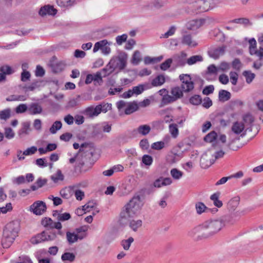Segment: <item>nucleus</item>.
<instances>
[{"label":"nucleus","mask_w":263,"mask_h":263,"mask_svg":"<svg viewBox=\"0 0 263 263\" xmlns=\"http://www.w3.org/2000/svg\"><path fill=\"white\" fill-rule=\"evenodd\" d=\"M127 54L125 52H121L117 57H112L109 62V65L113 67L114 70L118 69L123 70L126 66Z\"/></svg>","instance_id":"7ed1b4c3"},{"label":"nucleus","mask_w":263,"mask_h":263,"mask_svg":"<svg viewBox=\"0 0 263 263\" xmlns=\"http://www.w3.org/2000/svg\"><path fill=\"white\" fill-rule=\"evenodd\" d=\"M173 60L171 58L167 59L160 65V68L162 70H166L170 67Z\"/></svg>","instance_id":"4d7b16f0"},{"label":"nucleus","mask_w":263,"mask_h":263,"mask_svg":"<svg viewBox=\"0 0 263 263\" xmlns=\"http://www.w3.org/2000/svg\"><path fill=\"white\" fill-rule=\"evenodd\" d=\"M213 35L217 42H223L225 41L224 34L219 29H215L213 31Z\"/></svg>","instance_id":"7c9ffc66"},{"label":"nucleus","mask_w":263,"mask_h":263,"mask_svg":"<svg viewBox=\"0 0 263 263\" xmlns=\"http://www.w3.org/2000/svg\"><path fill=\"white\" fill-rule=\"evenodd\" d=\"M172 177L176 180H180L183 176V173L176 168H172L170 171Z\"/></svg>","instance_id":"473e14b6"},{"label":"nucleus","mask_w":263,"mask_h":263,"mask_svg":"<svg viewBox=\"0 0 263 263\" xmlns=\"http://www.w3.org/2000/svg\"><path fill=\"white\" fill-rule=\"evenodd\" d=\"M142 60L141 53L139 50H136L132 56L131 63L135 65H138Z\"/></svg>","instance_id":"f704fd0d"},{"label":"nucleus","mask_w":263,"mask_h":263,"mask_svg":"<svg viewBox=\"0 0 263 263\" xmlns=\"http://www.w3.org/2000/svg\"><path fill=\"white\" fill-rule=\"evenodd\" d=\"M53 221L50 218L45 217L42 220L41 223L45 228L52 229Z\"/></svg>","instance_id":"8fccbe9b"},{"label":"nucleus","mask_w":263,"mask_h":263,"mask_svg":"<svg viewBox=\"0 0 263 263\" xmlns=\"http://www.w3.org/2000/svg\"><path fill=\"white\" fill-rule=\"evenodd\" d=\"M203 58L200 55H193L186 60V63L189 65H192L197 62H202Z\"/></svg>","instance_id":"72a5a7b5"},{"label":"nucleus","mask_w":263,"mask_h":263,"mask_svg":"<svg viewBox=\"0 0 263 263\" xmlns=\"http://www.w3.org/2000/svg\"><path fill=\"white\" fill-rule=\"evenodd\" d=\"M126 204L127 207H129L130 210L134 212L135 215L138 214L142 206L141 198L139 196L133 197Z\"/></svg>","instance_id":"9b49d317"},{"label":"nucleus","mask_w":263,"mask_h":263,"mask_svg":"<svg viewBox=\"0 0 263 263\" xmlns=\"http://www.w3.org/2000/svg\"><path fill=\"white\" fill-rule=\"evenodd\" d=\"M165 146V143L163 141L156 142L152 144V148L156 150L162 149Z\"/></svg>","instance_id":"69168bd1"},{"label":"nucleus","mask_w":263,"mask_h":263,"mask_svg":"<svg viewBox=\"0 0 263 263\" xmlns=\"http://www.w3.org/2000/svg\"><path fill=\"white\" fill-rule=\"evenodd\" d=\"M96 206V203L93 201H89L85 205L82 206V208L84 210V213L89 212L90 210L93 209Z\"/></svg>","instance_id":"864d4df0"},{"label":"nucleus","mask_w":263,"mask_h":263,"mask_svg":"<svg viewBox=\"0 0 263 263\" xmlns=\"http://www.w3.org/2000/svg\"><path fill=\"white\" fill-rule=\"evenodd\" d=\"M176 30V28L174 26H171L167 31L162 35V37L164 38H168L169 36L173 35L175 33Z\"/></svg>","instance_id":"0e129e2a"},{"label":"nucleus","mask_w":263,"mask_h":263,"mask_svg":"<svg viewBox=\"0 0 263 263\" xmlns=\"http://www.w3.org/2000/svg\"><path fill=\"white\" fill-rule=\"evenodd\" d=\"M84 237V236L78 235L74 232H66V239L69 245L76 242L78 239L82 240Z\"/></svg>","instance_id":"f3484780"},{"label":"nucleus","mask_w":263,"mask_h":263,"mask_svg":"<svg viewBox=\"0 0 263 263\" xmlns=\"http://www.w3.org/2000/svg\"><path fill=\"white\" fill-rule=\"evenodd\" d=\"M28 112L31 115L41 114L43 112V107L39 103H32L28 106Z\"/></svg>","instance_id":"4468645a"},{"label":"nucleus","mask_w":263,"mask_h":263,"mask_svg":"<svg viewBox=\"0 0 263 263\" xmlns=\"http://www.w3.org/2000/svg\"><path fill=\"white\" fill-rule=\"evenodd\" d=\"M201 98L199 95H195L192 97L190 99L191 104L195 105L200 104L201 103Z\"/></svg>","instance_id":"052dcab7"},{"label":"nucleus","mask_w":263,"mask_h":263,"mask_svg":"<svg viewBox=\"0 0 263 263\" xmlns=\"http://www.w3.org/2000/svg\"><path fill=\"white\" fill-rule=\"evenodd\" d=\"M165 82V79L163 74H159L157 76L155 79H154L151 84H150L151 87H157L161 86Z\"/></svg>","instance_id":"5701e85b"},{"label":"nucleus","mask_w":263,"mask_h":263,"mask_svg":"<svg viewBox=\"0 0 263 263\" xmlns=\"http://www.w3.org/2000/svg\"><path fill=\"white\" fill-rule=\"evenodd\" d=\"M179 78L182 82L181 88L184 91L189 92L194 88V83L191 81V78L189 74H180Z\"/></svg>","instance_id":"1a4fd4ad"},{"label":"nucleus","mask_w":263,"mask_h":263,"mask_svg":"<svg viewBox=\"0 0 263 263\" xmlns=\"http://www.w3.org/2000/svg\"><path fill=\"white\" fill-rule=\"evenodd\" d=\"M0 72L2 73L1 74H4L6 76V74H11L14 72V71L12 70V68L8 65H3L0 67Z\"/></svg>","instance_id":"09e8293b"},{"label":"nucleus","mask_w":263,"mask_h":263,"mask_svg":"<svg viewBox=\"0 0 263 263\" xmlns=\"http://www.w3.org/2000/svg\"><path fill=\"white\" fill-rule=\"evenodd\" d=\"M142 161L145 165L149 166L152 164L153 159L152 156L148 155H144L142 157Z\"/></svg>","instance_id":"13d9d810"},{"label":"nucleus","mask_w":263,"mask_h":263,"mask_svg":"<svg viewBox=\"0 0 263 263\" xmlns=\"http://www.w3.org/2000/svg\"><path fill=\"white\" fill-rule=\"evenodd\" d=\"M138 109V104L135 103H131L128 105L127 107L125 109V113L126 115H129L133 112L136 111Z\"/></svg>","instance_id":"e433bc0d"},{"label":"nucleus","mask_w":263,"mask_h":263,"mask_svg":"<svg viewBox=\"0 0 263 263\" xmlns=\"http://www.w3.org/2000/svg\"><path fill=\"white\" fill-rule=\"evenodd\" d=\"M134 240V238L132 237H130L127 239L122 240L121 242V245L125 250H128Z\"/></svg>","instance_id":"79ce46f5"},{"label":"nucleus","mask_w":263,"mask_h":263,"mask_svg":"<svg viewBox=\"0 0 263 263\" xmlns=\"http://www.w3.org/2000/svg\"><path fill=\"white\" fill-rule=\"evenodd\" d=\"M226 47L223 46L210 50L209 51V56L215 60L218 59L220 56L224 54Z\"/></svg>","instance_id":"2eb2a0df"},{"label":"nucleus","mask_w":263,"mask_h":263,"mask_svg":"<svg viewBox=\"0 0 263 263\" xmlns=\"http://www.w3.org/2000/svg\"><path fill=\"white\" fill-rule=\"evenodd\" d=\"M239 198L234 197L231 199L228 203V209L230 211H234L239 205Z\"/></svg>","instance_id":"a878e982"},{"label":"nucleus","mask_w":263,"mask_h":263,"mask_svg":"<svg viewBox=\"0 0 263 263\" xmlns=\"http://www.w3.org/2000/svg\"><path fill=\"white\" fill-rule=\"evenodd\" d=\"M151 88L150 84L146 83L142 84H139L138 86H134L133 87V91L134 94L137 95L142 93L145 90L149 89Z\"/></svg>","instance_id":"412c9836"},{"label":"nucleus","mask_w":263,"mask_h":263,"mask_svg":"<svg viewBox=\"0 0 263 263\" xmlns=\"http://www.w3.org/2000/svg\"><path fill=\"white\" fill-rule=\"evenodd\" d=\"M56 238L57 234L55 232L48 233L44 231L32 237L30 239V242L33 245H37L45 241H53Z\"/></svg>","instance_id":"39448f33"},{"label":"nucleus","mask_w":263,"mask_h":263,"mask_svg":"<svg viewBox=\"0 0 263 263\" xmlns=\"http://www.w3.org/2000/svg\"><path fill=\"white\" fill-rule=\"evenodd\" d=\"M249 44V52L250 54L254 55L256 49V41L254 38H251L248 40Z\"/></svg>","instance_id":"ea45409f"},{"label":"nucleus","mask_w":263,"mask_h":263,"mask_svg":"<svg viewBox=\"0 0 263 263\" xmlns=\"http://www.w3.org/2000/svg\"><path fill=\"white\" fill-rule=\"evenodd\" d=\"M84 114L89 118H92L100 114V109L97 106L95 107L92 106H89L84 110Z\"/></svg>","instance_id":"a211bd4d"},{"label":"nucleus","mask_w":263,"mask_h":263,"mask_svg":"<svg viewBox=\"0 0 263 263\" xmlns=\"http://www.w3.org/2000/svg\"><path fill=\"white\" fill-rule=\"evenodd\" d=\"M151 129L150 126L145 124L139 126L134 131L142 136H145L150 132Z\"/></svg>","instance_id":"b1692460"},{"label":"nucleus","mask_w":263,"mask_h":263,"mask_svg":"<svg viewBox=\"0 0 263 263\" xmlns=\"http://www.w3.org/2000/svg\"><path fill=\"white\" fill-rule=\"evenodd\" d=\"M230 68V64L226 62H221L218 67L219 71L220 70L221 71H228Z\"/></svg>","instance_id":"774afa93"},{"label":"nucleus","mask_w":263,"mask_h":263,"mask_svg":"<svg viewBox=\"0 0 263 263\" xmlns=\"http://www.w3.org/2000/svg\"><path fill=\"white\" fill-rule=\"evenodd\" d=\"M30 124L28 122H24L22 124V127L18 131V134L20 137H23L24 135H28L30 130Z\"/></svg>","instance_id":"393cba45"},{"label":"nucleus","mask_w":263,"mask_h":263,"mask_svg":"<svg viewBox=\"0 0 263 263\" xmlns=\"http://www.w3.org/2000/svg\"><path fill=\"white\" fill-rule=\"evenodd\" d=\"M62 125V124L61 121H57L54 122L49 129L50 133L52 134L56 133L57 130L61 128Z\"/></svg>","instance_id":"603ef678"},{"label":"nucleus","mask_w":263,"mask_h":263,"mask_svg":"<svg viewBox=\"0 0 263 263\" xmlns=\"http://www.w3.org/2000/svg\"><path fill=\"white\" fill-rule=\"evenodd\" d=\"M127 38L126 34H123L121 35H118L116 37V41L118 45H121L122 43L125 42Z\"/></svg>","instance_id":"338daca9"},{"label":"nucleus","mask_w":263,"mask_h":263,"mask_svg":"<svg viewBox=\"0 0 263 263\" xmlns=\"http://www.w3.org/2000/svg\"><path fill=\"white\" fill-rule=\"evenodd\" d=\"M142 221L141 220H132L130 221L129 226L135 232L142 226Z\"/></svg>","instance_id":"c9c22d12"},{"label":"nucleus","mask_w":263,"mask_h":263,"mask_svg":"<svg viewBox=\"0 0 263 263\" xmlns=\"http://www.w3.org/2000/svg\"><path fill=\"white\" fill-rule=\"evenodd\" d=\"M219 100L221 102H225L231 98V93L227 90H220L218 94Z\"/></svg>","instance_id":"2f4dec72"},{"label":"nucleus","mask_w":263,"mask_h":263,"mask_svg":"<svg viewBox=\"0 0 263 263\" xmlns=\"http://www.w3.org/2000/svg\"><path fill=\"white\" fill-rule=\"evenodd\" d=\"M46 203L42 201H36L30 206L29 210L36 215H42L46 210Z\"/></svg>","instance_id":"9d476101"},{"label":"nucleus","mask_w":263,"mask_h":263,"mask_svg":"<svg viewBox=\"0 0 263 263\" xmlns=\"http://www.w3.org/2000/svg\"><path fill=\"white\" fill-rule=\"evenodd\" d=\"M80 98V96H77L76 98H73L69 100L68 103V106L69 107L72 108L78 105L79 99Z\"/></svg>","instance_id":"e2e57ef3"},{"label":"nucleus","mask_w":263,"mask_h":263,"mask_svg":"<svg viewBox=\"0 0 263 263\" xmlns=\"http://www.w3.org/2000/svg\"><path fill=\"white\" fill-rule=\"evenodd\" d=\"M97 106L100 109V114L101 112L106 113L111 109V104L109 103H102L97 105Z\"/></svg>","instance_id":"a18cd8bd"},{"label":"nucleus","mask_w":263,"mask_h":263,"mask_svg":"<svg viewBox=\"0 0 263 263\" xmlns=\"http://www.w3.org/2000/svg\"><path fill=\"white\" fill-rule=\"evenodd\" d=\"M215 162V159L213 158V155L210 152H207L204 153L200 161V164L202 168L206 169L212 165Z\"/></svg>","instance_id":"f8f14e48"},{"label":"nucleus","mask_w":263,"mask_h":263,"mask_svg":"<svg viewBox=\"0 0 263 263\" xmlns=\"http://www.w3.org/2000/svg\"><path fill=\"white\" fill-rule=\"evenodd\" d=\"M56 238L57 234L55 232L48 233L44 231L32 237L30 239V242L33 245H37L45 241H53Z\"/></svg>","instance_id":"20e7f679"},{"label":"nucleus","mask_w":263,"mask_h":263,"mask_svg":"<svg viewBox=\"0 0 263 263\" xmlns=\"http://www.w3.org/2000/svg\"><path fill=\"white\" fill-rule=\"evenodd\" d=\"M196 209L197 213L199 214L202 213L204 212H206L209 209L203 204L202 202H198L196 204Z\"/></svg>","instance_id":"3c124183"},{"label":"nucleus","mask_w":263,"mask_h":263,"mask_svg":"<svg viewBox=\"0 0 263 263\" xmlns=\"http://www.w3.org/2000/svg\"><path fill=\"white\" fill-rule=\"evenodd\" d=\"M47 182V179L45 178H39L34 184L31 186V189L32 191H36L39 188L43 187Z\"/></svg>","instance_id":"bb28decb"},{"label":"nucleus","mask_w":263,"mask_h":263,"mask_svg":"<svg viewBox=\"0 0 263 263\" xmlns=\"http://www.w3.org/2000/svg\"><path fill=\"white\" fill-rule=\"evenodd\" d=\"M217 137V133L214 131H212L205 136L204 140L207 142L212 143L215 141Z\"/></svg>","instance_id":"37998d69"},{"label":"nucleus","mask_w":263,"mask_h":263,"mask_svg":"<svg viewBox=\"0 0 263 263\" xmlns=\"http://www.w3.org/2000/svg\"><path fill=\"white\" fill-rule=\"evenodd\" d=\"M182 43L191 47H195L197 45V43L192 40L190 34L184 35L182 39Z\"/></svg>","instance_id":"cd10ccee"},{"label":"nucleus","mask_w":263,"mask_h":263,"mask_svg":"<svg viewBox=\"0 0 263 263\" xmlns=\"http://www.w3.org/2000/svg\"><path fill=\"white\" fill-rule=\"evenodd\" d=\"M170 93L171 95L166 93L164 94L162 97L161 100V104L162 105H167L173 103L183 96L182 91L179 87L172 88Z\"/></svg>","instance_id":"423d86ee"},{"label":"nucleus","mask_w":263,"mask_h":263,"mask_svg":"<svg viewBox=\"0 0 263 263\" xmlns=\"http://www.w3.org/2000/svg\"><path fill=\"white\" fill-rule=\"evenodd\" d=\"M15 111L17 114L24 113L28 111V106L26 104H21L15 108Z\"/></svg>","instance_id":"6e6d98bb"},{"label":"nucleus","mask_w":263,"mask_h":263,"mask_svg":"<svg viewBox=\"0 0 263 263\" xmlns=\"http://www.w3.org/2000/svg\"><path fill=\"white\" fill-rule=\"evenodd\" d=\"M245 126L242 123L235 122L232 127V130L234 133L238 135L243 130Z\"/></svg>","instance_id":"c756f323"},{"label":"nucleus","mask_w":263,"mask_h":263,"mask_svg":"<svg viewBox=\"0 0 263 263\" xmlns=\"http://www.w3.org/2000/svg\"><path fill=\"white\" fill-rule=\"evenodd\" d=\"M20 227V223L17 221H12L6 225L2 239V245L4 248H9L12 245L18 236Z\"/></svg>","instance_id":"f03ea898"},{"label":"nucleus","mask_w":263,"mask_h":263,"mask_svg":"<svg viewBox=\"0 0 263 263\" xmlns=\"http://www.w3.org/2000/svg\"><path fill=\"white\" fill-rule=\"evenodd\" d=\"M4 134L5 137L8 139H11L13 138L15 136V133L10 127L5 128Z\"/></svg>","instance_id":"5fc2aeb1"},{"label":"nucleus","mask_w":263,"mask_h":263,"mask_svg":"<svg viewBox=\"0 0 263 263\" xmlns=\"http://www.w3.org/2000/svg\"><path fill=\"white\" fill-rule=\"evenodd\" d=\"M204 23V19L190 20L186 23L185 27L188 30H196L201 27Z\"/></svg>","instance_id":"ddd939ff"},{"label":"nucleus","mask_w":263,"mask_h":263,"mask_svg":"<svg viewBox=\"0 0 263 263\" xmlns=\"http://www.w3.org/2000/svg\"><path fill=\"white\" fill-rule=\"evenodd\" d=\"M219 0H198L194 3L191 8L194 9L196 13L203 12L208 11L214 7L212 2H218Z\"/></svg>","instance_id":"0eeeda50"},{"label":"nucleus","mask_w":263,"mask_h":263,"mask_svg":"<svg viewBox=\"0 0 263 263\" xmlns=\"http://www.w3.org/2000/svg\"><path fill=\"white\" fill-rule=\"evenodd\" d=\"M11 116V109L6 108L3 110L0 111V119L7 120Z\"/></svg>","instance_id":"de8ad7c7"},{"label":"nucleus","mask_w":263,"mask_h":263,"mask_svg":"<svg viewBox=\"0 0 263 263\" xmlns=\"http://www.w3.org/2000/svg\"><path fill=\"white\" fill-rule=\"evenodd\" d=\"M64 179V176L62 174L60 170H58L56 173L51 176V179L54 182L57 183L59 181H63Z\"/></svg>","instance_id":"4c0bfd02"},{"label":"nucleus","mask_w":263,"mask_h":263,"mask_svg":"<svg viewBox=\"0 0 263 263\" xmlns=\"http://www.w3.org/2000/svg\"><path fill=\"white\" fill-rule=\"evenodd\" d=\"M231 82L233 85H236L238 81V75L236 72L231 71L230 72Z\"/></svg>","instance_id":"680f3d73"},{"label":"nucleus","mask_w":263,"mask_h":263,"mask_svg":"<svg viewBox=\"0 0 263 263\" xmlns=\"http://www.w3.org/2000/svg\"><path fill=\"white\" fill-rule=\"evenodd\" d=\"M111 65H109V63L105 66V67L103 68L100 72H101L102 75L103 77H105L114 71V69L113 67L110 66Z\"/></svg>","instance_id":"49530a36"},{"label":"nucleus","mask_w":263,"mask_h":263,"mask_svg":"<svg viewBox=\"0 0 263 263\" xmlns=\"http://www.w3.org/2000/svg\"><path fill=\"white\" fill-rule=\"evenodd\" d=\"M75 258V255L70 252H65L61 256V259L63 261H68L72 262L74 260Z\"/></svg>","instance_id":"a19ab883"},{"label":"nucleus","mask_w":263,"mask_h":263,"mask_svg":"<svg viewBox=\"0 0 263 263\" xmlns=\"http://www.w3.org/2000/svg\"><path fill=\"white\" fill-rule=\"evenodd\" d=\"M242 75L245 77L246 82L248 84L251 83L255 77V74L250 71H244Z\"/></svg>","instance_id":"c03bdc74"},{"label":"nucleus","mask_w":263,"mask_h":263,"mask_svg":"<svg viewBox=\"0 0 263 263\" xmlns=\"http://www.w3.org/2000/svg\"><path fill=\"white\" fill-rule=\"evenodd\" d=\"M219 193H216L212 195L210 199L213 201L214 204L218 207L220 208L222 206V202L219 199Z\"/></svg>","instance_id":"58836bf2"},{"label":"nucleus","mask_w":263,"mask_h":263,"mask_svg":"<svg viewBox=\"0 0 263 263\" xmlns=\"http://www.w3.org/2000/svg\"><path fill=\"white\" fill-rule=\"evenodd\" d=\"M110 44L111 43L108 42L106 40H103L96 42L93 48V52H96L100 49L103 54L108 55L111 51V49L109 47Z\"/></svg>","instance_id":"6e6552de"},{"label":"nucleus","mask_w":263,"mask_h":263,"mask_svg":"<svg viewBox=\"0 0 263 263\" xmlns=\"http://www.w3.org/2000/svg\"><path fill=\"white\" fill-rule=\"evenodd\" d=\"M136 216L134 212H133L127 205L126 204L123 208L120 213V217L121 219H128Z\"/></svg>","instance_id":"aec40b11"},{"label":"nucleus","mask_w":263,"mask_h":263,"mask_svg":"<svg viewBox=\"0 0 263 263\" xmlns=\"http://www.w3.org/2000/svg\"><path fill=\"white\" fill-rule=\"evenodd\" d=\"M187 54L184 52H181L180 54H176L173 57L174 60L176 61L178 65L184 66L186 63V58Z\"/></svg>","instance_id":"6ab92c4d"},{"label":"nucleus","mask_w":263,"mask_h":263,"mask_svg":"<svg viewBox=\"0 0 263 263\" xmlns=\"http://www.w3.org/2000/svg\"><path fill=\"white\" fill-rule=\"evenodd\" d=\"M232 23L240 24H244V25H251V24L250 22L249 19L246 18H239L234 19L231 21Z\"/></svg>","instance_id":"bf43d9fd"},{"label":"nucleus","mask_w":263,"mask_h":263,"mask_svg":"<svg viewBox=\"0 0 263 263\" xmlns=\"http://www.w3.org/2000/svg\"><path fill=\"white\" fill-rule=\"evenodd\" d=\"M224 226L222 219H211L204 221L201 224L194 228L189 232V235L193 237L207 238L218 232Z\"/></svg>","instance_id":"f257e3e1"},{"label":"nucleus","mask_w":263,"mask_h":263,"mask_svg":"<svg viewBox=\"0 0 263 263\" xmlns=\"http://www.w3.org/2000/svg\"><path fill=\"white\" fill-rule=\"evenodd\" d=\"M57 12V10L53 6L50 5H45L41 8L39 11V14L42 16L46 15H54Z\"/></svg>","instance_id":"dca6fc26"},{"label":"nucleus","mask_w":263,"mask_h":263,"mask_svg":"<svg viewBox=\"0 0 263 263\" xmlns=\"http://www.w3.org/2000/svg\"><path fill=\"white\" fill-rule=\"evenodd\" d=\"M58 6L63 8H70L77 4L76 0H56Z\"/></svg>","instance_id":"4be33fe9"},{"label":"nucleus","mask_w":263,"mask_h":263,"mask_svg":"<svg viewBox=\"0 0 263 263\" xmlns=\"http://www.w3.org/2000/svg\"><path fill=\"white\" fill-rule=\"evenodd\" d=\"M168 130L172 138L176 139L178 136L179 129L177 124H170L168 126Z\"/></svg>","instance_id":"c85d7f7f"}]
</instances>
